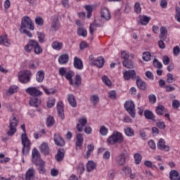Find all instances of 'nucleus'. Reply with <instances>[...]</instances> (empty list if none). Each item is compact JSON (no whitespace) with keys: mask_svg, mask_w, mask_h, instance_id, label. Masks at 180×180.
Returning a JSON list of instances; mask_svg holds the SVG:
<instances>
[{"mask_svg":"<svg viewBox=\"0 0 180 180\" xmlns=\"http://www.w3.org/2000/svg\"><path fill=\"white\" fill-rule=\"evenodd\" d=\"M32 162L38 167L39 174L46 172V167H44L46 163L43 160L40 159V154H39V150L36 148L32 150Z\"/></svg>","mask_w":180,"mask_h":180,"instance_id":"f257e3e1","label":"nucleus"},{"mask_svg":"<svg viewBox=\"0 0 180 180\" xmlns=\"http://www.w3.org/2000/svg\"><path fill=\"white\" fill-rule=\"evenodd\" d=\"M21 129L23 130L24 133L21 135V143L23 146L22 148V154L25 155L30 151V146H32V143L30 142V140L29 138H27V135L26 134V127L25 124L21 125Z\"/></svg>","mask_w":180,"mask_h":180,"instance_id":"f03ea898","label":"nucleus"},{"mask_svg":"<svg viewBox=\"0 0 180 180\" xmlns=\"http://www.w3.org/2000/svg\"><path fill=\"white\" fill-rule=\"evenodd\" d=\"M33 49L35 54L39 55L43 53V49L39 45V42L34 40H31L29 41L28 44L25 46V50L26 53H30Z\"/></svg>","mask_w":180,"mask_h":180,"instance_id":"7ed1b4c3","label":"nucleus"},{"mask_svg":"<svg viewBox=\"0 0 180 180\" xmlns=\"http://www.w3.org/2000/svg\"><path fill=\"white\" fill-rule=\"evenodd\" d=\"M10 124L8 126L9 130L7 131V135H8L10 137H12L15 133H16V127H18V124L19 122L16 119V117L15 115H13L10 120H9Z\"/></svg>","mask_w":180,"mask_h":180,"instance_id":"20e7f679","label":"nucleus"},{"mask_svg":"<svg viewBox=\"0 0 180 180\" xmlns=\"http://www.w3.org/2000/svg\"><path fill=\"white\" fill-rule=\"evenodd\" d=\"M123 135L119 131L113 132V134L107 139V142L112 146H113V144H116V143H119L120 144V143H123Z\"/></svg>","mask_w":180,"mask_h":180,"instance_id":"39448f33","label":"nucleus"},{"mask_svg":"<svg viewBox=\"0 0 180 180\" xmlns=\"http://www.w3.org/2000/svg\"><path fill=\"white\" fill-rule=\"evenodd\" d=\"M28 29L29 30H34V26L32 20L28 16H24L22 18L21 26L20 30H25Z\"/></svg>","mask_w":180,"mask_h":180,"instance_id":"423d86ee","label":"nucleus"},{"mask_svg":"<svg viewBox=\"0 0 180 180\" xmlns=\"http://www.w3.org/2000/svg\"><path fill=\"white\" fill-rule=\"evenodd\" d=\"M32 72L29 70H25L24 72L18 73V78L21 84H27V82H30Z\"/></svg>","mask_w":180,"mask_h":180,"instance_id":"0eeeda50","label":"nucleus"},{"mask_svg":"<svg viewBox=\"0 0 180 180\" xmlns=\"http://www.w3.org/2000/svg\"><path fill=\"white\" fill-rule=\"evenodd\" d=\"M124 108L126 109L127 112L129 113L131 117H132L133 118L136 117V107L133 101H127L124 103Z\"/></svg>","mask_w":180,"mask_h":180,"instance_id":"6e6552de","label":"nucleus"},{"mask_svg":"<svg viewBox=\"0 0 180 180\" xmlns=\"http://www.w3.org/2000/svg\"><path fill=\"white\" fill-rule=\"evenodd\" d=\"M25 180H36V170L34 167L28 169L25 173Z\"/></svg>","mask_w":180,"mask_h":180,"instance_id":"1a4fd4ad","label":"nucleus"},{"mask_svg":"<svg viewBox=\"0 0 180 180\" xmlns=\"http://www.w3.org/2000/svg\"><path fill=\"white\" fill-rule=\"evenodd\" d=\"M127 154L122 153L116 157L115 161L117 165L120 167H122V165H124L126 164V160H127Z\"/></svg>","mask_w":180,"mask_h":180,"instance_id":"9d476101","label":"nucleus"},{"mask_svg":"<svg viewBox=\"0 0 180 180\" xmlns=\"http://www.w3.org/2000/svg\"><path fill=\"white\" fill-rule=\"evenodd\" d=\"M27 94H29L32 96H40L43 93L39 89H37L36 87H28L26 90Z\"/></svg>","mask_w":180,"mask_h":180,"instance_id":"9b49d317","label":"nucleus"},{"mask_svg":"<svg viewBox=\"0 0 180 180\" xmlns=\"http://www.w3.org/2000/svg\"><path fill=\"white\" fill-rule=\"evenodd\" d=\"M54 142L56 146H59L60 147H63V146H65V141L64 139H62L61 136L58 134H54Z\"/></svg>","mask_w":180,"mask_h":180,"instance_id":"f8f14e48","label":"nucleus"},{"mask_svg":"<svg viewBox=\"0 0 180 180\" xmlns=\"http://www.w3.org/2000/svg\"><path fill=\"white\" fill-rule=\"evenodd\" d=\"M158 148L163 151H168L169 150V146L165 145V140L161 138L158 142Z\"/></svg>","mask_w":180,"mask_h":180,"instance_id":"ddd939ff","label":"nucleus"},{"mask_svg":"<svg viewBox=\"0 0 180 180\" xmlns=\"http://www.w3.org/2000/svg\"><path fill=\"white\" fill-rule=\"evenodd\" d=\"M86 123H88L86 118L82 117L81 119H79V122L77 124V130L78 131H82V130H84V127L86 126Z\"/></svg>","mask_w":180,"mask_h":180,"instance_id":"4468645a","label":"nucleus"},{"mask_svg":"<svg viewBox=\"0 0 180 180\" xmlns=\"http://www.w3.org/2000/svg\"><path fill=\"white\" fill-rule=\"evenodd\" d=\"M151 18L147 17V15H139L138 22L142 26H146V25H148Z\"/></svg>","mask_w":180,"mask_h":180,"instance_id":"2eb2a0df","label":"nucleus"},{"mask_svg":"<svg viewBox=\"0 0 180 180\" xmlns=\"http://www.w3.org/2000/svg\"><path fill=\"white\" fill-rule=\"evenodd\" d=\"M57 111L58 113V115L61 119H64V104L63 103V101H59L57 104Z\"/></svg>","mask_w":180,"mask_h":180,"instance_id":"dca6fc26","label":"nucleus"},{"mask_svg":"<svg viewBox=\"0 0 180 180\" xmlns=\"http://www.w3.org/2000/svg\"><path fill=\"white\" fill-rule=\"evenodd\" d=\"M73 65L76 70H82L84 68V63L78 57H75Z\"/></svg>","mask_w":180,"mask_h":180,"instance_id":"f3484780","label":"nucleus"},{"mask_svg":"<svg viewBox=\"0 0 180 180\" xmlns=\"http://www.w3.org/2000/svg\"><path fill=\"white\" fill-rule=\"evenodd\" d=\"M101 18L106 20H110L112 15H110V11L107 8H103L101 9Z\"/></svg>","mask_w":180,"mask_h":180,"instance_id":"a211bd4d","label":"nucleus"},{"mask_svg":"<svg viewBox=\"0 0 180 180\" xmlns=\"http://www.w3.org/2000/svg\"><path fill=\"white\" fill-rule=\"evenodd\" d=\"M93 64L98 67V68H102L103 65H105V58L100 56L97 58L96 60H94Z\"/></svg>","mask_w":180,"mask_h":180,"instance_id":"6ab92c4d","label":"nucleus"},{"mask_svg":"<svg viewBox=\"0 0 180 180\" xmlns=\"http://www.w3.org/2000/svg\"><path fill=\"white\" fill-rule=\"evenodd\" d=\"M136 77V71L131 70L124 72V78L129 81L130 78L134 79Z\"/></svg>","mask_w":180,"mask_h":180,"instance_id":"aec40b11","label":"nucleus"},{"mask_svg":"<svg viewBox=\"0 0 180 180\" xmlns=\"http://www.w3.org/2000/svg\"><path fill=\"white\" fill-rule=\"evenodd\" d=\"M76 147H82L84 144V136L82 134H77L76 135Z\"/></svg>","mask_w":180,"mask_h":180,"instance_id":"412c9836","label":"nucleus"},{"mask_svg":"<svg viewBox=\"0 0 180 180\" xmlns=\"http://www.w3.org/2000/svg\"><path fill=\"white\" fill-rule=\"evenodd\" d=\"M167 36H168V30L165 27H160V34L159 35L160 39L162 40H165L167 39Z\"/></svg>","mask_w":180,"mask_h":180,"instance_id":"4be33fe9","label":"nucleus"},{"mask_svg":"<svg viewBox=\"0 0 180 180\" xmlns=\"http://www.w3.org/2000/svg\"><path fill=\"white\" fill-rule=\"evenodd\" d=\"M55 158L58 162L63 161L64 158V149H58L57 154L55 156Z\"/></svg>","mask_w":180,"mask_h":180,"instance_id":"5701e85b","label":"nucleus"},{"mask_svg":"<svg viewBox=\"0 0 180 180\" xmlns=\"http://www.w3.org/2000/svg\"><path fill=\"white\" fill-rule=\"evenodd\" d=\"M169 178L170 180H180L179 172H178L176 170H172L169 172Z\"/></svg>","mask_w":180,"mask_h":180,"instance_id":"b1692460","label":"nucleus"},{"mask_svg":"<svg viewBox=\"0 0 180 180\" xmlns=\"http://www.w3.org/2000/svg\"><path fill=\"white\" fill-rule=\"evenodd\" d=\"M40 103H41V100L37 97H32L30 101V105H31V106H34L35 108H37Z\"/></svg>","mask_w":180,"mask_h":180,"instance_id":"393cba45","label":"nucleus"},{"mask_svg":"<svg viewBox=\"0 0 180 180\" xmlns=\"http://www.w3.org/2000/svg\"><path fill=\"white\" fill-rule=\"evenodd\" d=\"M68 101L70 105H71V106H72V108H77V101L75 100V97L74 96V95L68 94Z\"/></svg>","mask_w":180,"mask_h":180,"instance_id":"a878e982","label":"nucleus"},{"mask_svg":"<svg viewBox=\"0 0 180 180\" xmlns=\"http://www.w3.org/2000/svg\"><path fill=\"white\" fill-rule=\"evenodd\" d=\"M143 115H144L146 119H148L149 120L155 121V116H154V114L150 110H146L143 112Z\"/></svg>","mask_w":180,"mask_h":180,"instance_id":"bb28decb","label":"nucleus"},{"mask_svg":"<svg viewBox=\"0 0 180 180\" xmlns=\"http://www.w3.org/2000/svg\"><path fill=\"white\" fill-rule=\"evenodd\" d=\"M69 57L67 54H62L58 58L59 64L63 65L68 63Z\"/></svg>","mask_w":180,"mask_h":180,"instance_id":"cd10ccee","label":"nucleus"},{"mask_svg":"<svg viewBox=\"0 0 180 180\" xmlns=\"http://www.w3.org/2000/svg\"><path fill=\"white\" fill-rule=\"evenodd\" d=\"M74 77V72L69 70L65 75V77L70 82V85H74V82L72 81V77Z\"/></svg>","mask_w":180,"mask_h":180,"instance_id":"c85d7f7f","label":"nucleus"},{"mask_svg":"<svg viewBox=\"0 0 180 180\" xmlns=\"http://www.w3.org/2000/svg\"><path fill=\"white\" fill-rule=\"evenodd\" d=\"M40 148H41V151L44 153L45 155H47V154L50 153V148H49V145L46 143H43L41 145Z\"/></svg>","mask_w":180,"mask_h":180,"instance_id":"c756f323","label":"nucleus"},{"mask_svg":"<svg viewBox=\"0 0 180 180\" xmlns=\"http://www.w3.org/2000/svg\"><path fill=\"white\" fill-rule=\"evenodd\" d=\"M124 131L127 137H133L134 136V129L130 127H125Z\"/></svg>","mask_w":180,"mask_h":180,"instance_id":"7c9ffc66","label":"nucleus"},{"mask_svg":"<svg viewBox=\"0 0 180 180\" xmlns=\"http://www.w3.org/2000/svg\"><path fill=\"white\" fill-rule=\"evenodd\" d=\"M0 44H4L6 47L11 46V43H9V41L8 40V37L6 35H3L0 37Z\"/></svg>","mask_w":180,"mask_h":180,"instance_id":"2f4dec72","label":"nucleus"},{"mask_svg":"<svg viewBox=\"0 0 180 180\" xmlns=\"http://www.w3.org/2000/svg\"><path fill=\"white\" fill-rule=\"evenodd\" d=\"M122 64L125 68H134V63L131 60H124Z\"/></svg>","mask_w":180,"mask_h":180,"instance_id":"473e14b6","label":"nucleus"},{"mask_svg":"<svg viewBox=\"0 0 180 180\" xmlns=\"http://www.w3.org/2000/svg\"><path fill=\"white\" fill-rule=\"evenodd\" d=\"M136 85L138 88H140V89H146L147 88V85L146 84V82H144L141 79H136Z\"/></svg>","mask_w":180,"mask_h":180,"instance_id":"72a5a7b5","label":"nucleus"},{"mask_svg":"<svg viewBox=\"0 0 180 180\" xmlns=\"http://www.w3.org/2000/svg\"><path fill=\"white\" fill-rule=\"evenodd\" d=\"M44 79V71L39 70L37 73V82H43Z\"/></svg>","mask_w":180,"mask_h":180,"instance_id":"f704fd0d","label":"nucleus"},{"mask_svg":"<svg viewBox=\"0 0 180 180\" xmlns=\"http://www.w3.org/2000/svg\"><path fill=\"white\" fill-rule=\"evenodd\" d=\"M52 48L53 50H61L63 49V42L55 41L52 43Z\"/></svg>","mask_w":180,"mask_h":180,"instance_id":"c9c22d12","label":"nucleus"},{"mask_svg":"<svg viewBox=\"0 0 180 180\" xmlns=\"http://www.w3.org/2000/svg\"><path fill=\"white\" fill-rule=\"evenodd\" d=\"M59 27H60V22H58L57 19L53 20L52 24H51V29L54 30V32H57Z\"/></svg>","mask_w":180,"mask_h":180,"instance_id":"e433bc0d","label":"nucleus"},{"mask_svg":"<svg viewBox=\"0 0 180 180\" xmlns=\"http://www.w3.org/2000/svg\"><path fill=\"white\" fill-rule=\"evenodd\" d=\"M94 169H95V162L94 161H89L86 164L87 172H91Z\"/></svg>","mask_w":180,"mask_h":180,"instance_id":"4c0bfd02","label":"nucleus"},{"mask_svg":"<svg viewBox=\"0 0 180 180\" xmlns=\"http://www.w3.org/2000/svg\"><path fill=\"white\" fill-rule=\"evenodd\" d=\"M77 34L82 36V37H86V30L82 27H79L77 29Z\"/></svg>","mask_w":180,"mask_h":180,"instance_id":"58836bf2","label":"nucleus"},{"mask_svg":"<svg viewBox=\"0 0 180 180\" xmlns=\"http://www.w3.org/2000/svg\"><path fill=\"white\" fill-rule=\"evenodd\" d=\"M102 81L105 85L107 86H112V82L109 79V77L106 75L102 77Z\"/></svg>","mask_w":180,"mask_h":180,"instance_id":"ea45409f","label":"nucleus"},{"mask_svg":"<svg viewBox=\"0 0 180 180\" xmlns=\"http://www.w3.org/2000/svg\"><path fill=\"white\" fill-rule=\"evenodd\" d=\"M55 121H54V117L52 116H49L46 119V126L47 127H51L53 124H54Z\"/></svg>","mask_w":180,"mask_h":180,"instance_id":"a19ab883","label":"nucleus"},{"mask_svg":"<svg viewBox=\"0 0 180 180\" xmlns=\"http://www.w3.org/2000/svg\"><path fill=\"white\" fill-rule=\"evenodd\" d=\"M84 8L86 11L87 15H86V18L87 19H89V18H91V16H92V6H85Z\"/></svg>","mask_w":180,"mask_h":180,"instance_id":"79ce46f5","label":"nucleus"},{"mask_svg":"<svg viewBox=\"0 0 180 180\" xmlns=\"http://www.w3.org/2000/svg\"><path fill=\"white\" fill-rule=\"evenodd\" d=\"M164 109L165 108L162 105H158L155 109V112L157 115H164Z\"/></svg>","mask_w":180,"mask_h":180,"instance_id":"37998d69","label":"nucleus"},{"mask_svg":"<svg viewBox=\"0 0 180 180\" xmlns=\"http://www.w3.org/2000/svg\"><path fill=\"white\" fill-rule=\"evenodd\" d=\"M142 58L143 61H150L151 60V53L150 52H144Z\"/></svg>","mask_w":180,"mask_h":180,"instance_id":"c03bdc74","label":"nucleus"},{"mask_svg":"<svg viewBox=\"0 0 180 180\" xmlns=\"http://www.w3.org/2000/svg\"><path fill=\"white\" fill-rule=\"evenodd\" d=\"M153 65L155 67V68H158L159 70H161L162 68V63L159 61L158 59H154L153 60Z\"/></svg>","mask_w":180,"mask_h":180,"instance_id":"a18cd8bd","label":"nucleus"},{"mask_svg":"<svg viewBox=\"0 0 180 180\" xmlns=\"http://www.w3.org/2000/svg\"><path fill=\"white\" fill-rule=\"evenodd\" d=\"M141 158L142 156L140 153H136L134 155L135 164H136V165H139V164L141 162Z\"/></svg>","mask_w":180,"mask_h":180,"instance_id":"49530a36","label":"nucleus"},{"mask_svg":"<svg viewBox=\"0 0 180 180\" xmlns=\"http://www.w3.org/2000/svg\"><path fill=\"white\" fill-rule=\"evenodd\" d=\"M121 57L124 60V61H127L130 57V53L126 51H124L121 52Z\"/></svg>","mask_w":180,"mask_h":180,"instance_id":"de8ad7c7","label":"nucleus"},{"mask_svg":"<svg viewBox=\"0 0 180 180\" xmlns=\"http://www.w3.org/2000/svg\"><path fill=\"white\" fill-rule=\"evenodd\" d=\"M28 67L30 70H37V67H39L38 64H34L33 60H30L28 63Z\"/></svg>","mask_w":180,"mask_h":180,"instance_id":"09e8293b","label":"nucleus"},{"mask_svg":"<svg viewBox=\"0 0 180 180\" xmlns=\"http://www.w3.org/2000/svg\"><path fill=\"white\" fill-rule=\"evenodd\" d=\"M90 101L94 105H96L99 102V97L97 95H94L91 97Z\"/></svg>","mask_w":180,"mask_h":180,"instance_id":"8fccbe9b","label":"nucleus"},{"mask_svg":"<svg viewBox=\"0 0 180 180\" xmlns=\"http://www.w3.org/2000/svg\"><path fill=\"white\" fill-rule=\"evenodd\" d=\"M108 128H106V127L105 126H101L100 127V133L101 134V136H106V134H108Z\"/></svg>","mask_w":180,"mask_h":180,"instance_id":"3c124183","label":"nucleus"},{"mask_svg":"<svg viewBox=\"0 0 180 180\" xmlns=\"http://www.w3.org/2000/svg\"><path fill=\"white\" fill-rule=\"evenodd\" d=\"M134 11L136 13H141V6L140 5V3L136 2L134 5Z\"/></svg>","mask_w":180,"mask_h":180,"instance_id":"603ef678","label":"nucleus"},{"mask_svg":"<svg viewBox=\"0 0 180 180\" xmlns=\"http://www.w3.org/2000/svg\"><path fill=\"white\" fill-rule=\"evenodd\" d=\"M75 84L74 85L75 86H79V85H81V76H79V75H77L75 76Z\"/></svg>","mask_w":180,"mask_h":180,"instance_id":"864d4df0","label":"nucleus"},{"mask_svg":"<svg viewBox=\"0 0 180 180\" xmlns=\"http://www.w3.org/2000/svg\"><path fill=\"white\" fill-rule=\"evenodd\" d=\"M174 81H175V79H174V76L172 75V74L168 73L167 82H168V84H172V82H174Z\"/></svg>","mask_w":180,"mask_h":180,"instance_id":"5fc2aeb1","label":"nucleus"},{"mask_svg":"<svg viewBox=\"0 0 180 180\" xmlns=\"http://www.w3.org/2000/svg\"><path fill=\"white\" fill-rule=\"evenodd\" d=\"M56 105V98H51L47 102V107L48 108H53V106Z\"/></svg>","mask_w":180,"mask_h":180,"instance_id":"6e6d98bb","label":"nucleus"},{"mask_svg":"<svg viewBox=\"0 0 180 180\" xmlns=\"http://www.w3.org/2000/svg\"><path fill=\"white\" fill-rule=\"evenodd\" d=\"M148 99L150 103H155V102H157V97L154 94L149 95Z\"/></svg>","mask_w":180,"mask_h":180,"instance_id":"4d7b16f0","label":"nucleus"},{"mask_svg":"<svg viewBox=\"0 0 180 180\" xmlns=\"http://www.w3.org/2000/svg\"><path fill=\"white\" fill-rule=\"evenodd\" d=\"M148 144L150 148H151V150H155L157 148L155 142L153 140L149 141Z\"/></svg>","mask_w":180,"mask_h":180,"instance_id":"13d9d810","label":"nucleus"},{"mask_svg":"<svg viewBox=\"0 0 180 180\" xmlns=\"http://www.w3.org/2000/svg\"><path fill=\"white\" fill-rule=\"evenodd\" d=\"M179 53H180L179 46H176L175 47H174V49H173V54L176 57H178V56H179Z\"/></svg>","mask_w":180,"mask_h":180,"instance_id":"bf43d9fd","label":"nucleus"},{"mask_svg":"<svg viewBox=\"0 0 180 180\" xmlns=\"http://www.w3.org/2000/svg\"><path fill=\"white\" fill-rule=\"evenodd\" d=\"M35 22L37 25H39V26H42L44 21H43V18H41V17H37L35 18Z\"/></svg>","mask_w":180,"mask_h":180,"instance_id":"052dcab7","label":"nucleus"},{"mask_svg":"<svg viewBox=\"0 0 180 180\" xmlns=\"http://www.w3.org/2000/svg\"><path fill=\"white\" fill-rule=\"evenodd\" d=\"M96 30V23H92L89 26V32L91 34H94V32Z\"/></svg>","mask_w":180,"mask_h":180,"instance_id":"680f3d73","label":"nucleus"},{"mask_svg":"<svg viewBox=\"0 0 180 180\" xmlns=\"http://www.w3.org/2000/svg\"><path fill=\"white\" fill-rule=\"evenodd\" d=\"M8 92L9 94H15L16 92H18V87L17 86H11L9 89H8Z\"/></svg>","mask_w":180,"mask_h":180,"instance_id":"e2e57ef3","label":"nucleus"},{"mask_svg":"<svg viewBox=\"0 0 180 180\" xmlns=\"http://www.w3.org/2000/svg\"><path fill=\"white\" fill-rule=\"evenodd\" d=\"M37 36L39 43H43V41H44V34L41 32H38Z\"/></svg>","mask_w":180,"mask_h":180,"instance_id":"0e129e2a","label":"nucleus"},{"mask_svg":"<svg viewBox=\"0 0 180 180\" xmlns=\"http://www.w3.org/2000/svg\"><path fill=\"white\" fill-rule=\"evenodd\" d=\"M179 106H180L179 101L174 100L172 101V107L174 108V109H178V108H179Z\"/></svg>","mask_w":180,"mask_h":180,"instance_id":"69168bd1","label":"nucleus"},{"mask_svg":"<svg viewBox=\"0 0 180 180\" xmlns=\"http://www.w3.org/2000/svg\"><path fill=\"white\" fill-rule=\"evenodd\" d=\"M122 171L124 172V174H126V175L131 174V169L129 167H123Z\"/></svg>","mask_w":180,"mask_h":180,"instance_id":"338daca9","label":"nucleus"},{"mask_svg":"<svg viewBox=\"0 0 180 180\" xmlns=\"http://www.w3.org/2000/svg\"><path fill=\"white\" fill-rule=\"evenodd\" d=\"M156 126L159 127V129H161L162 130H164V129H165V123L164 122H157Z\"/></svg>","mask_w":180,"mask_h":180,"instance_id":"774afa93","label":"nucleus"}]
</instances>
